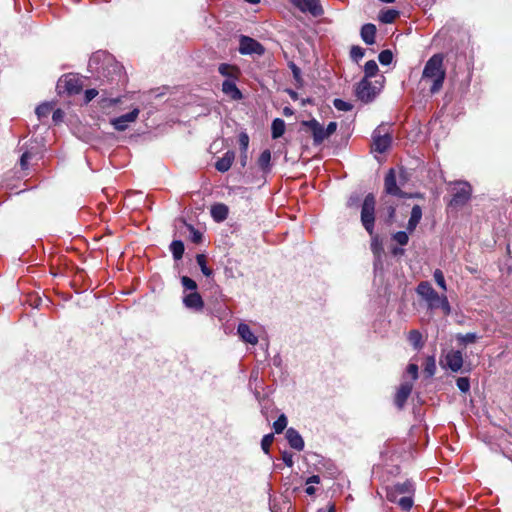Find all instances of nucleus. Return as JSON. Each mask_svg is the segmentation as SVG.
I'll use <instances>...</instances> for the list:
<instances>
[{"instance_id": "nucleus-1", "label": "nucleus", "mask_w": 512, "mask_h": 512, "mask_svg": "<svg viewBox=\"0 0 512 512\" xmlns=\"http://www.w3.org/2000/svg\"><path fill=\"white\" fill-rule=\"evenodd\" d=\"M443 60L444 58L441 54H434L425 63L422 71L420 84L428 87L431 95L438 93L443 87L446 78Z\"/></svg>"}, {"instance_id": "nucleus-2", "label": "nucleus", "mask_w": 512, "mask_h": 512, "mask_svg": "<svg viewBox=\"0 0 512 512\" xmlns=\"http://www.w3.org/2000/svg\"><path fill=\"white\" fill-rule=\"evenodd\" d=\"M101 62L102 76L101 84L105 82L111 86V89L124 85L126 76L123 67L115 58L106 51H98V63Z\"/></svg>"}, {"instance_id": "nucleus-3", "label": "nucleus", "mask_w": 512, "mask_h": 512, "mask_svg": "<svg viewBox=\"0 0 512 512\" xmlns=\"http://www.w3.org/2000/svg\"><path fill=\"white\" fill-rule=\"evenodd\" d=\"M415 488L410 480L395 483L386 489V498L393 503H397L401 509L408 511L413 506V496Z\"/></svg>"}, {"instance_id": "nucleus-4", "label": "nucleus", "mask_w": 512, "mask_h": 512, "mask_svg": "<svg viewBox=\"0 0 512 512\" xmlns=\"http://www.w3.org/2000/svg\"><path fill=\"white\" fill-rule=\"evenodd\" d=\"M84 87V80L78 74L69 73L59 78L56 89L58 93L74 95L79 94Z\"/></svg>"}, {"instance_id": "nucleus-5", "label": "nucleus", "mask_w": 512, "mask_h": 512, "mask_svg": "<svg viewBox=\"0 0 512 512\" xmlns=\"http://www.w3.org/2000/svg\"><path fill=\"white\" fill-rule=\"evenodd\" d=\"M376 200L373 194H368L361 207V223L370 236L374 235Z\"/></svg>"}, {"instance_id": "nucleus-6", "label": "nucleus", "mask_w": 512, "mask_h": 512, "mask_svg": "<svg viewBox=\"0 0 512 512\" xmlns=\"http://www.w3.org/2000/svg\"><path fill=\"white\" fill-rule=\"evenodd\" d=\"M454 185L455 187L453 188V195L449 205L452 207H462L471 198L472 187L466 181H457Z\"/></svg>"}, {"instance_id": "nucleus-7", "label": "nucleus", "mask_w": 512, "mask_h": 512, "mask_svg": "<svg viewBox=\"0 0 512 512\" xmlns=\"http://www.w3.org/2000/svg\"><path fill=\"white\" fill-rule=\"evenodd\" d=\"M379 92L380 89L366 78H363L355 87V96L365 104L373 101Z\"/></svg>"}, {"instance_id": "nucleus-8", "label": "nucleus", "mask_w": 512, "mask_h": 512, "mask_svg": "<svg viewBox=\"0 0 512 512\" xmlns=\"http://www.w3.org/2000/svg\"><path fill=\"white\" fill-rule=\"evenodd\" d=\"M373 138V148L375 151L379 153H384L388 150L391 145L392 137L388 132V127L386 125L378 126L372 135Z\"/></svg>"}, {"instance_id": "nucleus-9", "label": "nucleus", "mask_w": 512, "mask_h": 512, "mask_svg": "<svg viewBox=\"0 0 512 512\" xmlns=\"http://www.w3.org/2000/svg\"><path fill=\"white\" fill-rule=\"evenodd\" d=\"M417 293L427 302L429 309L439 307L438 299L440 295H438L429 282H421L417 287Z\"/></svg>"}, {"instance_id": "nucleus-10", "label": "nucleus", "mask_w": 512, "mask_h": 512, "mask_svg": "<svg viewBox=\"0 0 512 512\" xmlns=\"http://www.w3.org/2000/svg\"><path fill=\"white\" fill-rule=\"evenodd\" d=\"M297 9L303 13H310L314 17L323 15L324 10L320 0H289Z\"/></svg>"}, {"instance_id": "nucleus-11", "label": "nucleus", "mask_w": 512, "mask_h": 512, "mask_svg": "<svg viewBox=\"0 0 512 512\" xmlns=\"http://www.w3.org/2000/svg\"><path fill=\"white\" fill-rule=\"evenodd\" d=\"M239 52L243 55L257 54L262 55L265 52L264 47L255 39L248 36H241Z\"/></svg>"}, {"instance_id": "nucleus-12", "label": "nucleus", "mask_w": 512, "mask_h": 512, "mask_svg": "<svg viewBox=\"0 0 512 512\" xmlns=\"http://www.w3.org/2000/svg\"><path fill=\"white\" fill-rule=\"evenodd\" d=\"M463 354L459 350H450L441 362L443 367L450 369L452 372H459L463 367Z\"/></svg>"}, {"instance_id": "nucleus-13", "label": "nucleus", "mask_w": 512, "mask_h": 512, "mask_svg": "<svg viewBox=\"0 0 512 512\" xmlns=\"http://www.w3.org/2000/svg\"><path fill=\"white\" fill-rule=\"evenodd\" d=\"M384 188L387 194L397 196L400 198L410 197L407 193L403 192L398 186L396 182V175L394 169H390L385 176L384 180Z\"/></svg>"}, {"instance_id": "nucleus-14", "label": "nucleus", "mask_w": 512, "mask_h": 512, "mask_svg": "<svg viewBox=\"0 0 512 512\" xmlns=\"http://www.w3.org/2000/svg\"><path fill=\"white\" fill-rule=\"evenodd\" d=\"M140 110L138 108H134L127 114L121 115L117 118L111 120V124L118 131H124L128 128L130 123H133L138 118Z\"/></svg>"}, {"instance_id": "nucleus-15", "label": "nucleus", "mask_w": 512, "mask_h": 512, "mask_svg": "<svg viewBox=\"0 0 512 512\" xmlns=\"http://www.w3.org/2000/svg\"><path fill=\"white\" fill-rule=\"evenodd\" d=\"M303 125L308 127L313 135L315 145L321 144L328 136L326 135V128H324L316 119L304 121Z\"/></svg>"}, {"instance_id": "nucleus-16", "label": "nucleus", "mask_w": 512, "mask_h": 512, "mask_svg": "<svg viewBox=\"0 0 512 512\" xmlns=\"http://www.w3.org/2000/svg\"><path fill=\"white\" fill-rule=\"evenodd\" d=\"M183 304L186 308L195 311H200L204 307L203 299L201 295L196 291L184 295Z\"/></svg>"}, {"instance_id": "nucleus-17", "label": "nucleus", "mask_w": 512, "mask_h": 512, "mask_svg": "<svg viewBox=\"0 0 512 512\" xmlns=\"http://www.w3.org/2000/svg\"><path fill=\"white\" fill-rule=\"evenodd\" d=\"M412 389V382L406 381L400 385L395 396V404L398 408H403L404 404L406 403L408 397L411 394Z\"/></svg>"}, {"instance_id": "nucleus-18", "label": "nucleus", "mask_w": 512, "mask_h": 512, "mask_svg": "<svg viewBox=\"0 0 512 512\" xmlns=\"http://www.w3.org/2000/svg\"><path fill=\"white\" fill-rule=\"evenodd\" d=\"M237 333L241 340L245 343L251 345H256L258 343V337L252 332V330L246 323H240L238 325Z\"/></svg>"}, {"instance_id": "nucleus-19", "label": "nucleus", "mask_w": 512, "mask_h": 512, "mask_svg": "<svg viewBox=\"0 0 512 512\" xmlns=\"http://www.w3.org/2000/svg\"><path fill=\"white\" fill-rule=\"evenodd\" d=\"M286 439L289 443V445L297 450L302 451L304 448V440L302 436L299 434V432L294 428H288L286 431Z\"/></svg>"}, {"instance_id": "nucleus-20", "label": "nucleus", "mask_w": 512, "mask_h": 512, "mask_svg": "<svg viewBox=\"0 0 512 512\" xmlns=\"http://www.w3.org/2000/svg\"><path fill=\"white\" fill-rule=\"evenodd\" d=\"M222 91L233 100L242 99V93L233 79H226L222 84Z\"/></svg>"}, {"instance_id": "nucleus-21", "label": "nucleus", "mask_w": 512, "mask_h": 512, "mask_svg": "<svg viewBox=\"0 0 512 512\" xmlns=\"http://www.w3.org/2000/svg\"><path fill=\"white\" fill-rule=\"evenodd\" d=\"M235 159V153L233 151H227L222 158H220L216 164H215V168L219 171V172H226L228 171L232 164H233V161Z\"/></svg>"}, {"instance_id": "nucleus-22", "label": "nucleus", "mask_w": 512, "mask_h": 512, "mask_svg": "<svg viewBox=\"0 0 512 512\" xmlns=\"http://www.w3.org/2000/svg\"><path fill=\"white\" fill-rule=\"evenodd\" d=\"M376 26L367 23L361 28V38L367 45H372L375 42Z\"/></svg>"}, {"instance_id": "nucleus-23", "label": "nucleus", "mask_w": 512, "mask_h": 512, "mask_svg": "<svg viewBox=\"0 0 512 512\" xmlns=\"http://www.w3.org/2000/svg\"><path fill=\"white\" fill-rule=\"evenodd\" d=\"M211 216L216 222H222L228 217V207L218 203L211 207Z\"/></svg>"}, {"instance_id": "nucleus-24", "label": "nucleus", "mask_w": 512, "mask_h": 512, "mask_svg": "<svg viewBox=\"0 0 512 512\" xmlns=\"http://www.w3.org/2000/svg\"><path fill=\"white\" fill-rule=\"evenodd\" d=\"M422 218V209L419 205H414L411 211L410 219L407 224V230L412 232L415 230Z\"/></svg>"}, {"instance_id": "nucleus-25", "label": "nucleus", "mask_w": 512, "mask_h": 512, "mask_svg": "<svg viewBox=\"0 0 512 512\" xmlns=\"http://www.w3.org/2000/svg\"><path fill=\"white\" fill-rule=\"evenodd\" d=\"M285 132V122L280 118L273 120L271 125L272 138L277 139L281 137Z\"/></svg>"}, {"instance_id": "nucleus-26", "label": "nucleus", "mask_w": 512, "mask_h": 512, "mask_svg": "<svg viewBox=\"0 0 512 512\" xmlns=\"http://www.w3.org/2000/svg\"><path fill=\"white\" fill-rule=\"evenodd\" d=\"M399 16V11L395 9H387L385 11H381L379 15V20L382 23L390 24L395 21V19Z\"/></svg>"}, {"instance_id": "nucleus-27", "label": "nucleus", "mask_w": 512, "mask_h": 512, "mask_svg": "<svg viewBox=\"0 0 512 512\" xmlns=\"http://www.w3.org/2000/svg\"><path fill=\"white\" fill-rule=\"evenodd\" d=\"M218 71L222 76L227 77L228 79L235 78L238 73L237 68L226 63L221 64L218 68Z\"/></svg>"}, {"instance_id": "nucleus-28", "label": "nucleus", "mask_w": 512, "mask_h": 512, "mask_svg": "<svg viewBox=\"0 0 512 512\" xmlns=\"http://www.w3.org/2000/svg\"><path fill=\"white\" fill-rule=\"evenodd\" d=\"M270 161H271V152H270V150L266 149L261 153V155L258 159V165L262 169V171L267 172L270 170Z\"/></svg>"}, {"instance_id": "nucleus-29", "label": "nucleus", "mask_w": 512, "mask_h": 512, "mask_svg": "<svg viewBox=\"0 0 512 512\" xmlns=\"http://www.w3.org/2000/svg\"><path fill=\"white\" fill-rule=\"evenodd\" d=\"M408 340L415 349H420L423 346L422 334L418 330H411Z\"/></svg>"}, {"instance_id": "nucleus-30", "label": "nucleus", "mask_w": 512, "mask_h": 512, "mask_svg": "<svg viewBox=\"0 0 512 512\" xmlns=\"http://www.w3.org/2000/svg\"><path fill=\"white\" fill-rule=\"evenodd\" d=\"M53 110L52 103L45 102L37 106L35 112L39 120L47 118L50 112Z\"/></svg>"}, {"instance_id": "nucleus-31", "label": "nucleus", "mask_w": 512, "mask_h": 512, "mask_svg": "<svg viewBox=\"0 0 512 512\" xmlns=\"http://www.w3.org/2000/svg\"><path fill=\"white\" fill-rule=\"evenodd\" d=\"M170 250L172 252V255H173L174 259H176V260L181 259L182 256H183V253H184V244H183V242L180 241V240H174L170 244Z\"/></svg>"}, {"instance_id": "nucleus-32", "label": "nucleus", "mask_w": 512, "mask_h": 512, "mask_svg": "<svg viewBox=\"0 0 512 512\" xmlns=\"http://www.w3.org/2000/svg\"><path fill=\"white\" fill-rule=\"evenodd\" d=\"M364 72L366 79L373 77L378 72V65L374 60H369L365 63Z\"/></svg>"}, {"instance_id": "nucleus-33", "label": "nucleus", "mask_w": 512, "mask_h": 512, "mask_svg": "<svg viewBox=\"0 0 512 512\" xmlns=\"http://www.w3.org/2000/svg\"><path fill=\"white\" fill-rule=\"evenodd\" d=\"M456 339L460 344L467 345L476 342L478 335L476 333L458 334Z\"/></svg>"}, {"instance_id": "nucleus-34", "label": "nucleus", "mask_w": 512, "mask_h": 512, "mask_svg": "<svg viewBox=\"0 0 512 512\" xmlns=\"http://www.w3.org/2000/svg\"><path fill=\"white\" fill-rule=\"evenodd\" d=\"M196 262L197 264L199 265L200 269H201V272L207 276V277H210L213 273V271L207 267L206 265V258L203 254H198L196 256Z\"/></svg>"}, {"instance_id": "nucleus-35", "label": "nucleus", "mask_w": 512, "mask_h": 512, "mask_svg": "<svg viewBox=\"0 0 512 512\" xmlns=\"http://www.w3.org/2000/svg\"><path fill=\"white\" fill-rule=\"evenodd\" d=\"M436 372V362L434 357H428L425 362L424 373L427 377H432Z\"/></svg>"}, {"instance_id": "nucleus-36", "label": "nucleus", "mask_w": 512, "mask_h": 512, "mask_svg": "<svg viewBox=\"0 0 512 512\" xmlns=\"http://www.w3.org/2000/svg\"><path fill=\"white\" fill-rule=\"evenodd\" d=\"M287 417L284 414H281L278 419L273 423V428L275 433L280 434L287 426Z\"/></svg>"}, {"instance_id": "nucleus-37", "label": "nucleus", "mask_w": 512, "mask_h": 512, "mask_svg": "<svg viewBox=\"0 0 512 512\" xmlns=\"http://www.w3.org/2000/svg\"><path fill=\"white\" fill-rule=\"evenodd\" d=\"M181 284L185 290H189L191 292H195L197 289V283L188 276L181 277Z\"/></svg>"}, {"instance_id": "nucleus-38", "label": "nucleus", "mask_w": 512, "mask_h": 512, "mask_svg": "<svg viewBox=\"0 0 512 512\" xmlns=\"http://www.w3.org/2000/svg\"><path fill=\"white\" fill-rule=\"evenodd\" d=\"M378 60L382 65H389L393 60V54L390 50H383L379 53Z\"/></svg>"}, {"instance_id": "nucleus-39", "label": "nucleus", "mask_w": 512, "mask_h": 512, "mask_svg": "<svg viewBox=\"0 0 512 512\" xmlns=\"http://www.w3.org/2000/svg\"><path fill=\"white\" fill-rule=\"evenodd\" d=\"M334 107L339 111H350L353 108V105L349 102H346L342 99H335L333 101Z\"/></svg>"}, {"instance_id": "nucleus-40", "label": "nucleus", "mask_w": 512, "mask_h": 512, "mask_svg": "<svg viewBox=\"0 0 512 512\" xmlns=\"http://www.w3.org/2000/svg\"><path fill=\"white\" fill-rule=\"evenodd\" d=\"M120 101V98L119 96H116V97H111V98H107V97H101V99L98 101V106H100L101 108H105V107H109V106H112V105H115L116 103H118Z\"/></svg>"}, {"instance_id": "nucleus-41", "label": "nucleus", "mask_w": 512, "mask_h": 512, "mask_svg": "<svg viewBox=\"0 0 512 512\" xmlns=\"http://www.w3.org/2000/svg\"><path fill=\"white\" fill-rule=\"evenodd\" d=\"M457 387L463 393H467L470 390V381L467 377H460L456 381Z\"/></svg>"}, {"instance_id": "nucleus-42", "label": "nucleus", "mask_w": 512, "mask_h": 512, "mask_svg": "<svg viewBox=\"0 0 512 512\" xmlns=\"http://www.w3.org/2000/svg\"><path fill=\"white\" fill-rule=\"evenodd\" d=\"M274 440L273 434H267L265 435L261 440V448L264 451V453L268 454L270 446Z\"/></svg>"}, {"instance_id": "nucleus-43", "label": "nucleus", "mask_w": 512, "mask_h": 512, "mask_svg": "<svg viewBox=\"0 0 512 512\" xmlns=\"http://www.w3.org/2000/svg\"><path fill=\"white\" fill-rule=\"evenodd\" d=\"M434 280L435 282L437 283V285L439 287H441L444 291L447 290V287H446V282H445V278H444V275H443V272L439 269H436L434 271Z\"/></svg>"}, {"instance_id": "nucleus-44", "label": "nucleus", "mask_w": 512, "mask_h": 512, "mask_svg": "<svg viewBox=\"0 0 512 512\" xmlns=\"http://www.w3.org/2000/svg\"><path fill=\"white\" fill-rule=\"evenodd\" d=\"M438 304V308H441L445 315H449L451 313V306L445 295L440 296V298L438 299Z\"/></svg>"}, {"instance_id": "nucleus-45", "label": "nucleus", "mask_w": 512, "mask_h": 512, "mask_svg": "<svg viewBox=\"0 0 512 512\" xmlns=\"http://www.w3.org/2000/svg\"><path fill=\"white\" fill-rule=\"evenodd\" d=\"M350 56L354 61L358 62L364 56V49L360 46H352Z\"/></svg>"}, {"instance_id": "nucleus-46", "label": "nucleus", "mask_w": 512, "mask_h": 512, "mask_svg": "<svg viewBox=\"0 0 512 512\" xmlns=\"http://www.w3.org/2000/svg\"><path fill=\"white\" fill-rule=\"evenodd\" d=\"M393 238L400 245H406L409 241L408 234L404 231H399L395 233Z\"/></svg>"}, {"instance_id": "nucleus-47", "label": "nucleus", "mask_w": 512, "mask_h": 512, "mask_svg": "<svg viewBox=\"0 0 512 512\" xmlns=\"http://www.w3.org/2000/svg\"><path fill=\"white\" fill-rule=\"evenodd\" d=\"M239 144L242 152L247 153L248 145H249V136L242 132L239 135Z\"/></svg>"}, {"instance_id": "nucleus-48", "label": "nucleus", "mask_w": 512, "mask_h": 512, "mask_svg": "<svg viewBox=\"0 0 512 512\" xmlns=\"http://www.w3.org/2000/svg\"><path fill=\"white\" fill-rule=\"evenodd\" d=\"M33 157L32 153L28 150L24 151L23 154L20 157V166L22 169L28 168V162Z\"/></svg>"}, {"instance_id": "nucleus-49", "label": "nucleus", "mask_w": 512, "mask_h": 512, "mask_svg": "<svg viewBox=\"0 0 512 512\" xmlns=\"http://www.w3.org/2000/svg\"><path fill=\"white\" fill-rule=\"evenodd\" d=\"M64 115H65V113H64V111L62 109L58 108V109L54 110L53 114H52L53 122L55 124H58V123L62 122L63 119H64Z\"/></svg>"}, {"instance_id": "nucleus-50", "label": "nucleus", "mask_w": 512, "mask_h": 512, "mask_svg": "<svg viewBox=\"0 0 512 512\" xmlns=\"http://www.w3.org/2000/svg\"><path fill=\"white\" fill-rule=\"evenodd\" d=\"M282 460L285 463V465L288 467H292L294 464L293 454L288 451H284L282 453Z\"/></svg>"}, {"instance_id": "nucleus-51", "label": "nucleus", "mask_w": 512, "mask_h": 512, "mask_svg": "<svg viewBox=\"0 0 512 512\" xmlns=\"http://www.w3.org/2000/svg\"><path fill=\"white\" fill-rule=\"evenodd\" d=\"M407 373L411 376L412 381L418 378V366L414 363H411L407 367Z\"/></svg>"}, {"instance_id": "nucleus-52", "label": "nucleus", "mask_w": 512, "mask_h": 512, "mask_svg": "<svg viewBox=\"0 0 512 512\" xmlns=\"http://www.w3.org/2000/svg\"><path fill=\"white\" fill-rule=\"evenodd\" d=\"M95 97H96V89H95V88L87 89V90L85 91L84 103H85V104H88V103H89L90 101H92Z\"/></svg>"}, {"instance_id": "nucleus-53", "label": "nucleus", "mask_w": 512, "mask_h": 512, "mask_svg": "<svg viewBox=\"0 0 512 512\" xmlns=\"http://www.w3.org/2000/svg\"><path fill=\"white\" fill-rule=\"evenodd\" d=\"M290 68L292 70V73H293V77L294 79L299 82L301 80V70L299 67H297L294 63H291L290 64Z\"/></svg>"}, {"instance_id": "nucleus-54", "label": "nucleus", "mask_w": 512, "mask_h": 512, "mask_svg": "<svg viewBox=\"0 0 512 512\" xmlns=\"http://www.w3.org/2000/svg\"><path fill=\"white\" fill-rule=\"evenodd\" d=\"M190 230L192 233V241L195 243L200 242L201 238H202V234L198 230H195L192 226L190 227Z\"/></svg>"}, {"instance_id": "nucleus-55", "label": "nucleus", "mask_w": 512, "mask_h": 512, "mask_svg": "<svg viewBox=\"0 0 512 512\" xmlns=\"http://www.w3.org/2000/svg\"><path fill=\"white\" fill-rule=\"evenodd\" d=\"M336 129H337V123L330 122L326 127V135L329 137L336 131Z\"/></svg>"}, {"instance_id": "nucleus-56", "label": "nucleus", "mask_w": 512, "mask_h": 512, "mask_svg": "<svg viewBox=\"0 0 512 512\" xmlns=\"http://www.w3.org/2000/svg\"><path fill=\"white\" fill-rule=\"evenodd\" d=\"M320 483V477L318 475H312L306 480V484H319Z\"/></svg>"}, {"instance_id": "nucleus-57", "label": "nucleus", "mask_w": 512, "mask_h": 512, "mask_svg": "<svg viewBox=\"0 0 512 512\" xmlns=\"http://www.w3.org/2000/svg\"><path fill=\"white\" fill-rule=\"evenodd\" d=\"M316 489L314 486L312 485H308L305 489V492L308 494V495H313L315 493Z\"/></svg>"}, {"instance_id": "nucleus-58", "label": "nucleus", "mask_w": 512, "mask_h": 512, "mask_svg": "<svg viewBox=\"0 0 512 512\" xmlns=\"http://www.w3.org/2000/svg\"><path fill=\"white\" fill-rule=\"evenodd\" d=\"M283 113H284V115H286V116H290V115H292V114H293V111H292V109H291V108H289V107H285V108H284V110H283Z\"/></svg>"}, {"instance_id": "nucleus-59", "label": "nucleus", "mask_w": 512, "mask_h": 512, "mask_svg": "<svg viewBox=\"0 0 512 512\" xmlns=\"http://www.w3.org/2000/svg\"><path fill=\"white\" fill-rule=\"evenodd\" d=\"M82 140L87 143H91L93 141V136L89 135V136L83 137Z\"/></svg>"}, {"instance_id": "nucleus-60", "label": "nucleus", "mask_w": 512, "mask_h": 512, "mask_svg": "<svg viewBox=\"0 0 512 512\" xmlns=\"http://www.w3.org/2000/svg\"><path fill=\"white\" fill-rule=\"evenodd\" d=\"M246 160H247V155H246V153L242 152L241 163L243 166L246 165Z\"/></svg>"}, {"instance_id": "nucleus-61", "label": "nucleus", "mask_w": 512, "mask_h": 512, "mask_svg": "<svg viewBox=\"0 0 512 512\" xmlns=\"http://www.w3.org/2000/svg\"><path fill=\"white\" fill-rule=\"evenodd\" d=\"M372 249H373L374 251H376V250H377V237H374V238H373V242H372Z\"/></svg>"}, {"instance_id": "nucleus-62", "label": "nucleus", "mask_w": 512, "mask_h": 512, "mask_svg": "<svg viewBox=\"0 0 512 512\" xmlns=\"http://www.w3.org/2000/svg\"><path fill=\"white\" fill-rule=\"evenodd\" d=\"M393 253H394L395 255H397V254H401V253H403V249L395 248V249L393 250Z\"/></svg>"}, {"instance_id": "nucleus-63", "label": "nucleus", "mask_w": 512, "mask_h": 512, "mask_svg": "<svg viewBox=\"0 0 512 512\" xmlns=\"http://www.w3.org/2000/svg\"><path fill=\"white\" fill-rule=\"evenodd\" d=\"M289 94H290L292 99H296L297 93L295 91H289Z\"/></svg>"}, {"instance_id": "nucleus-64", "label": "nucleus", "mask_w": 512, "mask_h": 512, "mask_svg": "<svg viewBox=\"0 0 512 512\" xmlns=\"http://www.w3.org/2000/svg\"><path fill=\"white\" fill-rule=\"evenodd\" d=\"M318 512H335L334 506H331L327 511L319 510Z\"/></svg>"}]
</instances>
